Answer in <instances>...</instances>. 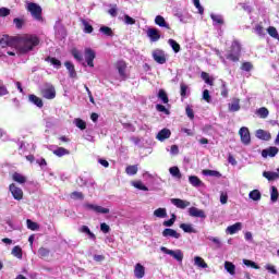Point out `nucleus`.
Here are the masks:
<instances>
[{"label": "nucleus", "instance_id": "7c9ffc66", "mask_svg": "<svg viewBox=\"0 0 279 279\" xmlns=\"http://www.w3.org/2000/svg\"><path fill=\"white\" fill-rule=\"evenodd\" d=\"M46 62H50V64H52V66L57 68V69H60L62 66V61L58 60L57 58L54 57H50L48 56L46 59H45Z\"/></svg>", "mask_w": 279, "mask_h": 279}, {"label": "nucleus", "instance_id": "09e8293b", "mask_svg": "<svg viewBox=\"0 0 279 279\" xmlns=\"http://www.w3.org/2000/svg\"><path fill=\"white\" fill-rule=\"evenodd\" d=\"M12 254L15 258H23V248H21V246H14L12 248Z\"/></svg>", "mask_w": 279, "mask_h": 279}, {"label": "nucleus", "instance_id": "1a4fd4ad", "mask_svg": "<svg viewBox=\"0 0 279 279\" xmlns=\"http://www.w3.org/2000/svg\"><path fill=\"white\" fill-rule=\"evenodd\" d=\"M84 208H86L87 210H94V213H97L98 215H108L110 213L109 208L88 203L84 205Z\"/></svg>", "mask_w": 279, "mask_h": 279}, {"label": "nucleus", "instance_id": "338daca9", "mask_svg": "<svg viewBox=\"0 0 279 279\" xmlns=\"http://www.w3.org/2000/svg\"><path fill=\"white\" fill-rule=\"evenodd\" d=\"M195 9L198 10V14H204V7L199 3V0H193Z\"/></svg>", "mask_w": 279, "mask_h": 279}, {"label": "nucleus", "instance_id": "9d476101", "mask_svg": "<svg viewBox=\"0 0 279 279\" xmlns=\"http://www.w3.org/2000/svg\"><path fill=\"white\" fill-rule=\"evenodd\" d=\"M9 191L12 194L13 198L16 199L17 202H21V199H23V190L16 186V184L11 183L9 185Z\"/></svg>", "mask_w": 279, "mask_h": 279}, {"label": "nucleus", "instance_id": "6ab92c4d", "mask_svg": "<svg viewBox=\"0 0 279 279\" xmlns=\"http://www.w3.org/2000/svg\"><path fill=\"white\" fill-rule=\"evenodd\" d=\"M243 230V223L235 222L234 225H231L227 228L228 234H236V232H241Z\"/></svg>", "mask_w": 279, "mask_h": 279}, {"label": "nucleus", "instance_id": "ddd939ff", "mask_svg": "<svg viewBox=\"0 0 279 279\" xmlns=\"http://www.w3.org/2000/svg\"><path fill=\"white\" fill-rule=\"evenodd\" d=\"M189 215L190 217H198L199 219H206V211L197 207H190Z\"/></svg>", "mask_w": 279, "mask_h": 279}, {"label": "nucleus", "instance_id": "0eeeda50", "mask_svg": "<svg viewBox=\"0 0 279 279\" xmlns=\"http://www.w3.org/2000/svg\"><path fill=\"white\" fill-rule=\"evenodd\" d=\"M95 58H97L95 50H93V48H85V61L90 69L95 66Z\"/></svg>", "mask_w": 279, "mask_h": 279}, {"label": "nucleus", "instance_id": "2eb2a0df", "mask_svg": "<svg viewBox=\"0 0 279 279\" xmlns=\"http://www.w3.org/2000/svg\"><path fill=\"white\" fill-rule=\"evenodd\" d=\"M146 34L151 43H158V39L160 38V31H158V28H148Z\"/></svg>", "mask_w": 279, "mask_h": 279}, {"label": "nucleus", "instance_id": "f8f14e48", "mask_svg": "<svg viewBox=\"0 0 279 279\" xmlns=\"http://www.w3.org/2000/svg\"><path fill=\"white\" fill-rule=\"evenodd\" d=\"M153 60H155L157 64H165L167 62V56L161 49H156L153 51Z\"/></svg>", "mask_w": 279, "mask_h": 279}, {"label": "nucleus", "instance_id": "f3484780", "mask_svg": "<svg viewBox=\"0 0 279 279\" xmlns=\"http://www.w3.org/2000/svg\"><path fill=\"white\" fill-rule=\"evenodd\" d=\"M134 276L137 279L145 278V266H143L141 263H137L134 268Z\"/></svg>", "mask_w": 279, "mask_h": 279}, {"label": "nucleus", "instance_id": "79ce46f5", "mask_svg": "<svg viewBox=\"0 0 279 279\" xmlns=\"http://www.w3.org/2000/svg\"><path fill=\"white\" fill-rule=\"evenodd\" d=\"M278 187L277 186H271V192H270V202H272V204H276V202H278Z\"/></svg>", "mask_w": 279, "mask_h": 279}, {"label": "nucleus", "instance_id": "f03ea898", "mask_svg": "<svg viewBox=\"0 0 279 279\" xmlns=\"http://www.w3.org/2000/svg\"><path fill=\"white\" fill-rule=\"evenodd\" d=\"M227 60H231V62H239L241 60V43L239 40L232 41Z\"/></svg>", "mask_w": 279, "mask_h": 279}, {"label": "nucleus", "instance_id": "5701e85b", "mask_svg": "<svg viewBox=\"0 0 279 279\" xmlns=\"http://www.w3.org/2000/svg\"><path fill=\"white\" fill-rule=\"evenodd\" d=\"M162 236H166V238L171 236L172 239H180L181 234L173 229L167 228L162 231Z\"/></svg>", "mask_w": 279, "mask_h": 279}, {"label": "nucleus", "instance_id": "a18cd8bd", "mask_svg": "<svg viewBox=\"0 0 279 279\" xmlns=\"http://www.w3.org/2000/svg\"><path fill=\"white\" fill-rule=\"evenodd\" d=\"M155 217H158L159 219H165L167 217V209L166 208H157L154 211Z\"/></svg>", "mask_w": 279, "mask_h": 279}, {"label": "nucleus", "instance_id": "e2e57ef3", "mask_svg": "<svg viewBox=\"0 0 279 279\" xmlns=\"http://www.w3.org/2000/svg\"><path fill=\"white\" fill-rule=\"evenodd\" d=\"M241 69L242 71L250 72L254 69V65L251 62H243Z\"/></svg>", "mask_w": 279, "mask_h": 279}, {"label": "nucleus", "instance_id": "dca6fc26", "mask_svg": "<svg viewBox=\"0 0 279 279\" xmlns=\"http://www.w3.org/2000/svg\"><path fill=\"white\" fill-rule=\"evenodd\" d=\"M171 204L175 206L177 208H187V206H191V202L184 201L182 198H171Z\"/></svg>", "mask_w": 279, "mask_h": 279}, {"label": "nucleus", "instance_id": "6e6d98bb", "mask_svg": "<svg viewBox=\"0 0 279 279\" xmlns=\"http://www.w3.org/2000/svg\"><path fill=\"white\" fill-rule=\"evenodd\" d=\"M243 264L246 267H252V269H260V266H258L255 262L250 260V259H243Z\"/></svg>", "mask_w": 279, "mask_h": 279}, {"label": "nucleus", "instance_id": "3c124183", "mask_svg": "<svg viewBox=\"0 0 279 279\" xmlns=\"http://www.w3.org/2000/svg\"><path fill=\"white\" fill-rule=\"evenodd\" d=\"M74 123L78 130H86V121L82 120L81 118H76Z\"/></svg>", "mask_w": 279, "mask_h": 279}, {"label": "nucleus", "instance_id": "423d86ee", "mask_svg": "<svg viewBox=\"0 0 279 279\" xmlns=\"http://www.w3.org/2000/svg\"><path fill=\"white\" fill-rule=\"evenodd\" d=\"M160 250L163 252V254H168L169 256H172V258H174L179 263H182V260L184 259V254L180 250L173 251L165 246H161Z\"/></svg>", "mask_w": 279, "mask_h": 279}, {"label": "nucleus", "instance_id": "39448f33", "mask_svg": "<svg viewBox=\"0 0 279 279\" xmlns=\"http://www.w3.org/2000/svg\"><path fill=\"white\" fill-rule=\"evenodd\" d=\"M0 47L5 49V47H14L16 49V36L3 35L0 37Z\"/></svg>", "mask_w": 279, "mask_h": 279}, {"label": "nucleus", "instance_id": "6e6552de", "mask_svg": "<svg viewBox=\"0 0 279 279\" xmlns=\"http://www.w3.org/2000/svg\"><path fill=\"white\" fill-rule=\"evenodd\" d=\"M239 134L243 145H250V143H252V136L250 135V129H247V126H242L239 130Z\"/></svg>", "mask_w": 279, "mask_h": 279}, {"label": "nucleus", "instance_id": "de8ad7c7", "mask_svg": "<svg viewBox=\"0 0 279 279\" xmlns=\"http://www.w3.org/2000/svg\"><path fill=\"white\" fill-rule=\"evenodd\" d=\"M71 53H72L73 58L75 60H77V62H82L84 60L82 52H80V50H77V48L72 49Z\"/></svg>", "mask_w": 279, "mask_h": 279}, {"label": "nucleus", "instance_id": "5fc2aeb1", "mask_svg": "<svg viewBox=\"0 0 279 279\" xmlns=\"http://www.w3.org/2000/svg\"><path fill=\"white\" fill-rule=\"evenodd\" d=\"M189 90V85L181 83L180 84V95L182 99H186V92Z\"/></svg>", "mask_w": 279, "mask_h": 279}, {"label": "nucleus", "instance_id": "4d7b16f0", "mask_svg": "<svg viewBox=\"0 0 279 279\" xmlns=\"http://www.w3.org/2000/svg\"><path fill=\"white\" fill-rule=\"evenodd\" d=\"M13 23H14L16 29H23V26L25 25V20L15 17L13 20Z\"/></svg>", "mask_w": 279, "mask_h": 279}, {"label": "nucleus", "instance_id": "774afa93", "mask_svg": "<svg viewBox=\"0 0 279 279\" xmlns=\"http://www.w3.org/2000/svg\"><path fill=\"white\" fill-rule=\"evenodd\" d=\"M5 16H10V9L8 8H0V17H5Z\"/></svg>", "mask_w": 279, "mask_h": 279}, {"label": "nucleus", "instance_id": "f704fd0d", "mask_svg": "<svg viewBox=\"0 0 279 279\" xmlns=\"http://www.w3.org/2000/svg\"><path fill=\"white\" fill-rule=\"evenodd\" d=\"M203 175H209L210 178H221V172L217 170L205 169L202 171Z\"/></svg>", "mask_w": 279, "mask_h": 279}, {"label": "nucleus", "instance_id": "a19ab883", "mask_svg": "<svg viewBox=\"0 0 279 279\" xmlns=\"http://www.w3.org/2000/svg\"><path fill=\"white\" fill-rule=\"evenodd\" d=\"M241 110V105L239 104V99H235L233 102L229 104L230 112H239Z\"/></svg>", "mask_w": 279, "mask_h": 279}, {"label": "nucleus", "instance_id": "bf43d9fd", "mask_svg": "<svg viewBox=\"0 0 279 279\" xmlns=\"http://www.w3.org/2000/svg\"><path fill=\"white\" fill-rule=\"evenodd\" d=\"M210 19L216 23V25H223V17H221V15L211 14Z\"/></svg>", "mask_w": 279, "mask_h": 279}, {"label": "nucleus", "instance_id": "4c0bfd02", "mask_svg": "<svg viewBox=\"0 0 279 279\" xmlns=\"http://www.w3.org/2000/svg\"><path fill=\"white\" fill-rule=\"evenodd\" d=\"M256 114L260 119H267V117H269V109H267L266 107H260L259 109L256 110Z\"/></svg>", "mask_w": 279, "mask_h": 279}, {"label": "nucleus", "instance_id": "20e7f679", "mask_svg": "<svg viewBox=\"0 0 279 279\" xmlns=\"http://www.w3.org/2000/svg\"><path fill=\"white\" fill-rule=\"evenodd\" d=\"M40 95L44 99H56V87L51 83H46L40 89Z\"/></svg>", "mask_w": 279, "mask_h": 279}, {"label": "nucleus", "instance_id": "473e14b6", "mask_svg": "<svg viewBox=\"0 0 279 279\" xmlns=\"http://www.w3.org/2000/svg\"><path fill=\"white\" fill-rule=\"evenodd\" d=\"M99 33L104 34V36H109L110 38H112V36H114V32L112 31V28L110 26H100Z\"/></svg>", "mask_w": 279, "mask_h": 279}, {"label": "nucleus", "instance_id": "a878e982", "mask_svg": "<svg viewBox=\"0 0 279 279\" xmlns=\"http://www.w3.org/2000/svg\"><path fill=\"white\" fill-rule=\"evenodd\" d=\"M80 232H82L83 234H87L93 241H97V235H95V233L90 231V228H88V226H82L80 228Z\"/></svg>", "mask_w": 279, "mask_h": 279}, {"label": "nucleus", "instance_id": "052dcab7", "mask_svg": "<svg viewBox=\"0 0 279 279\" xmlns=\"http://www.w3.org/2000/svg\"><path fill=\"white\" fill-rule=\"evenodd\" d=\"M267 33L269 34V36H271V38H278V29H276V27L269 26L267 28Z\"/></svg>", "mask_w": 279, "mask_h": 279}, {"label": "nucleus", "instance_id": "ea45409f", "mask_svg": "<svg viewBox=\"0 0 279 279\" xmlns=\"http://www.w3.org/2000/svg\"><path fill=\"white\" fill-rule=\"evenodd\" d=\"M26 226L28 230H32L33 232H36V230H40V226L38 222L32 221V219L26 220Z\"/></svg>", "mask_w": 279, "mask_h": 279}, {"label": "nucleus", "instance_id": "cd10ccee", "mask_svg": "<svg viewBox=\"0 0 279 279\" xmlns=\"http://www.w3.org/2000/svg\"><path fill=\"white\" fill-rule=\"evenodd\" d=\"M28 99L32 104H34L35 106H37V108H43L44 104H43V99H40L38 96L31 94L28 96Z\"/></svg>", "mask_w": 279, "mask_h": 279}, {"label": "nucleus", "instance_id": "a211bd4d", "mask_svg": "<svg viewBox=\"0 0 279 279\" xmlns=\"http://www.w3.org/2000/svg\"><path fill=\"white\" fill-rule=\"evenodd\" d=\"M256 138H259L260 141H271V133L259 129L255 133Z\"/></svg>", "mask_w": 279, "mask_h": 279}, {"label": "nucleus", "instance_id": "0e129e2a", "mask_svg": "<svg viewBox=\"0 0 279 279\" xmlns=\"http://www.w3.org/2000/svg\"><path fill=\"white\" fill-rule=\"evenodd\" d=\"M124 23L125 25H136V20L134 17H131L130 15H124Z\"/></svg>", "mask_w": 279, "mask_h": 279}, {"label": "nucleus", "instance_id": "c85d7f7f", "mask_svg": "<svg viewBox=\"0 0 279 279\" xmlns=\"http://www.w3.org/2000/svg\"><path fill=\"white\" fill-rule=\"evenodd\" d=\"M194 265H196V267H201L202 269H208V264L201 256L194 257Z\"/></svg>", "mask_w": 279, "mask_h": 279}, {"label": "nucleus", "instance_id": "e433bc0d", "mask_svg": "<svg viewBox=\"0 0 279 279\" xmlns=\"http://www.w3.org/2000/svg\"><path fill=\"white\" fill-rule=\"evenodd\" d=\"M157 97L162 101V104H169V95H167L165 89H159Z\"/></svg>", "mask_w": 279, "mask_h": 279}, {"label": "nucleus", "instance_id": "13d9d810", "mask_svg": "<svg viewBox=\"0 0 279 279\" xmlns=\"http://www.w3.org/2000/svg\"><path fill=\"white\" fill-rule=\"evenodd\" d=\"M175 219H177L175 214H172V215H171V218H170L169 220H165V221H163V226H165L166 228H171V226H173V223H175Z\"/></svg>", "mask_w": 279, "mask_h": 279}, {"label": "nucleus", "instance_id": "f257e3e1", "mask_svg": "<svg viewBox=\"0 0 279 279\" xmlns=\"http://www.w3.org/2000/svg\"><path fill=\"white\" fill-rule=\"evenodd\" d=\"M40 45V38L36 35L25 34L15 36V49L20 56H26Z\"/></svg>", "mask_w": 279, "mask_h": 279}, {"label": "nucleus", "instance_id": "2f4dec72", "mask_svg": "<svg viewBox=\"0 0 279 279\" xmlns=\"http://www.w3.org/2000/svg\"><path fill=\"white\" fill-rule=\"evenodd\" d=\"M81 23H82V25L84 26V28H83L84 34H93V32L95 31V28L93 27V25H90V24L88 23V21H86V20H81Z\"/></svg>", "mask_w": 279, "mask_h": 279}, {"label": "nucleus", "instance_id": "9b49d317", "mask_svg": "<svg viewBox=\"0 0 279 279\" xmlns=\"http://www.w3.org/2000/svg\"><path fill=\"white\" fill-rule=\"evenodd\" d=\"M116 69L120 75V77H122V80H128V74H125V71L128 70V63L123 60H119L116 62Z\"/></svg>", "mask_w": 279, "mask_h": 279}, {"label": "nucleus", "instance_id": "c03bdc74", "mask_svg": "<svg viewBox=\"0 0 279 279\" xmlns=\"http://www.w3.org/2000/svg\"><path fill=\"white\" fill-rule=\"evenodd\" d=\"M248 197L251 199H253V202H258L262 197L260 191H258V190L251 191L250 194H248Z\"/></svg>", "mask_w": 279, "mask_h": 279}, {"label": "nucleus", "instance_id": "49530a36", "mask_svg": "<svg viewBox=\"0 0 279 279\" xmlns=\"http://www.w3.org/2000/svg\"><path fill=\"white\" fill-rule=\"evenodd\" d=\"M168 45H170V47H172L174 53H180V44H178V41H175L174 39H169L168 40Z\"/></svg>", "mask_w": 279, "mask_h": 279}, {"label": "nucleus", "instance_id": "37998d69", "mask_svg": "<svg viewBox=\"0 0 279 279\" xmlns=\"http://www.w3.org/2000/svg\"><path fill=\"white\" fill-rule=\"evenodd\" d=\"M125 173L128 175H136V173H138V166L134 165V166H128L125 168Z\"/></svg>", "mask_w": 279, "mask_h": 279}, {"label": "nucleus", "instance_id": "864d4df0", "mask_svg": "<svg viewBox=\"0 0 279 279\" xmlns=\"http://www.w3.org/2000/svg\"><path fill=\"white\" fill-rule=\"evenodd\" d=\"M255 33L258 36H265V27L263 26V22L255 25Z\"/></svg>", "mask_w": 279, "mask_h": 279}, {"label": "nucleus", "instance_id": "7ed1b4c3", "mask_svg": "<svg viewBox=\"0 0 279 279\" xmlns=\"http://www.w3.org/2000/svg\"><path fill=\"white\" fill-rule=\"evenodd\" d=\"M27 12L31 13L35 21H43V8L36 2H29L26 7Z\"/></svg>", "mask_w": 279, "mask_h": 279}, {"label": "nucleus", "instance_id": "58836bf2", "mask_svg": "<svg viewBox=\"0 0 279 279\" xmlns=\"http://www.w3.org/2000/svg\"><path fill=\"white\" fill-rule=\"evenodd\" d=\"M180 228L183 232H187L189 234H195V232H197L192 225L181 223Z\"/></svg>", "mask_w": 279, "mask_h": 279}, {"label": "nucleus", "instance_id": "8fccbe9b", "mask_svg": "<svg viewBox=\"0 0 279 279\" xmlns=\"http://www.w3.org/2000/svg\"><path fill=\"white\" fill-rule=\"evenodd\" d=\"M169 172L173 175V178H178L179 180L182 178V172H180V168L178 167H171Z\"/></svg>", "mask_w": 279, "mask_h": 279}, {"label": "nucleus", "instance_id": "aec40b11", "mask_svg": "<svg viewBox=\"0 0 279 279\" xmlns=\"http://www.w3.org/2000/svg\"><path fill=\"white\" fill-rule=\"evenodd\" d=\"M167 138H171V130L169 129H162L161 131L158 132L157 134V140L158 141H167Z\"/></svg>", "mask_w": 279, "mask_h": 279}, {"label": "nucleus", "instance_id": "603ef678", "mask_svg": "<svg viewBox=\"0 0 279 279\" xmlns=\"http://www.w3.org/2000/svg\"><path fill=\"white\" fill-rule=\"evenodd\" d=\"M50 253H51V251L49 248H46V247H40L38 250V256L40 258H47V256H49Z\"/></svg>", "mask_w": 279, "mask_h": 279}, {"label": "nucleus", "instance_id": "b1692460", "mask_svg": "<svg viewBox=\"0 0 279 279\" xmlns=\"http://www.w3.org/2000/svg\"><path fill=\"white\" fill-rule=\"evenodd\" d=\"M13 182H17V184H25L27 182V178L19 172H14L12 174Z\"/></svg>", "mask_w": 279, "mask_h": 279}, {"label": "nucleus", "instance_id": "c756f323", "mask_svg": "<svg viewBox=\"0 0 279 279\" xmlns=\"http://www.w3.org/2000/svg\"><path fill=\"white\" fill-rule=\"evenodd\" d=\"M189 182L192 186L199 187L204 185V182H202L197 175H190Z\"/></svg>", "mask_w": 279, "mask_h": 279}, {"label": "nucleus", "instance_id": "c9c22d12", "mask_svg": "<svg viewBox=\"0 0 279 279\" xmlns=\"http://www.w3.org/2000/svg\"><path fill=\"white\" fill-rule=\"evenodd\" d=\"M225 269L230 274V276H234L236 274V266L232 264L231 262H226L225 263Z\"/></svg>", "mask_w": 279, "mask_h": 279}, {"label": "nucleus", "instance_id": "72a5a7b5", "mask_svg": "<svg viewBox=\"0 0 279 279\" xmlns=\"http://www.w3.org/2000/svg\"><path fill=\"white\" fill-rule=\"evenodd\" d=\"M201 77L202 80H204L205 84H208L209 86H214L215 78H210V74H208V72H202Z\"/></svg>", "mask_w": 279, "mask_h": 279}, {"label": "nucleus", "instance_id": "4468645a", "mask_svg": "<svg viewBox=\"0 0 279 279\" xmlns=\"http://www.w3.org/2000/svg\"><path fill=\"white\" fill-rule=\"evenodd\" d=\"M278 151H279L278 147L270 146V147L262 150V156H263V158H267V157L275 158V156L278 154Z\"/></svg>", "mask_w": 279, "mask_h": 279}, {"label": "nucleus", "instance_id": "4be33fe9", "mask_svg": "<svg viewBox=\"0 0 279 279\" xmlns=\"http://www.w3.org/2000/svg\"><path fill=\"white\" fill-rule=\"evenodd\" d=\"M263 177L268 180V182H274L279 179V173L274 171H264Z\"/></svg>", "mask_w": 279, "mask_h": 279}, {"label": "nucleus", "instance_id": "412c9836", "mask_svg": "<svg viewBox=\"0 0 279 279\" xmlns=\"http://www.w3.org/2000/svg\"><path fill=\"white\" fill-rule=\"evenodd\" d=\"M64 66L66 68V70L69 71V75L70 77H72V80H74L75 77H77V72L75 71V65H73L71 63V61H65L64 62Z\"/></svg>", "mask_w": 279, "mask_h": 279}, {"label": "nucleus", "instance_id": "393cba45", "mask_svg": "<svg viewBox=\"0 0 279 279\" xmlns=\"http://www.w3.org/2000/svg\"><path fill=\"white\" fill-rule=\"evenodd\" d=\"M155 23L156 25H158L159 27H166V29H171V27L169 26V24L167 23V21H165V17L162 15H157L155 17Z\"/></svg>", "mask_w": 279, "mask_h": 279}, {"label": "nucleus", "instance_id": "bb28decb", "mask_svg": "<svg viewBox=\"0 0 279 279\" xmlns=\"http://www.w3.org/2000/svg\"><path fill=\"white\" fill-rule=\"evenodd\" d=\"M52 154L54 156H58V158H62V156H69V154H71V151L64 147H58L57 149H54L52 151Z\"/></svg>", "mask_w": 279, "mask_h": 279}, {"label": "nucleus", "instance_id": "69168bd1", "mask_svg": "<svg viewBox=\"0 0 279 279\" xmlns=\"http://www.w3.org/2000/svg\"><path fill=\"white\" fill-rule=\"evenodd\" d=\"M70 197L71 199H84V194L82 192H72Z\"/></svg>", "mask_w": 279, "mask_h": 279}, {"label": "nucleus", "instance_id": "680f3d73", "mask_svg": "<svg viewBox=\"0 0 279 279\" xmlns=\"http://www.w3.org/2000/svg\"><path fill=\"white\" fill-rule=\"evenodd\" d=\"M156 110L158 112H163V114H171V112L169 111V109H167V107H165V105H156Z\"/></svg>", "mask_w": 279, "mask_h": 279}]
</instances>
